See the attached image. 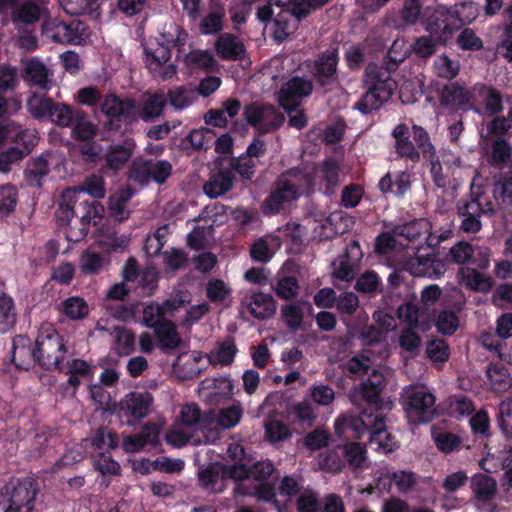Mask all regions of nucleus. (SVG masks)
Returning a JSON list of instances; mask_svg holds the SVG:
<instances>
[{"label": "nucleus", "instance_id": "nucleus-1", "mask_svg": "<svg viewBox=\"0 0 512 512\" xmlns=\"http://www.w3.org/2000/svg\"><path fill=\"white\" fill-rule=\"evenodd\" d=\"M167 106V97L162 90L146 92L137 109L134 98H121L115 93L105 94L100 111L107 118L104 122L106 131H119L122 125L131 126L139 119L149 123L160 118Z\"/></svg>", "mask_w": 512, "mask_h": 512}, {"label": "nucleus", "instance_id": "nucleus-2", "mask_svg": "<svg viewBox=\"0 0 512 512\" xmlns=\"http://www.w3.org/2000/svg\"><path fill=\"white\" fill-rule=\"evenodd\" d=\"M335 430L338 434H347L354 439L368 436L370 446L383 454L392 453L399 448L395 437L387 432L383 417L379 413L360 415H347L335 421Z\"/></svg>", "mask_w": 512, "mask_h": 512}, {"label": "nucleus", "instance_id": "nucleus-3", "mask_svg": "<svg viewBox=\"0 0 512 512\" xmlns=\"http://www.w3.org/2000/svg\"><path fill=\"white\" fill-rule=\"evenodd\" d=\"M39 136L35 128L28 127L13 119L0 122V147L11 146L0 153V172L8 173L12 165L21 162L32 153Z\"/></svg>", "mask_w": 512, "mask_h": 512}, {"label": "nucleus", "instance_id": "nucleus-4", "mask_svg": "<svg viewBox=\"0 0 512 512\" xmlns=\"http://www.w3.org/2000/svg\"><path fill=\"white\" fill-rule=\"evenodd\" d=\"M363 83L366 92L355 102L353 108L363 115L378 110L386 103L396 88V82L383 66L369 63L365 69Z\"/></svg>", "mask_w": 512, "mask_h": 512}, {"label": "nucleus", "instance_id": "nucleus-5", "mask_svg": "<svg viewBox=\"0 0 512 512\" xmlns=\"http://www.w3.org/2000/svg\"><path fill=\"white\" fill-rule=\"evenodd\" d=\"M302 179L298 171L289 169L280 174L262 203L265 215H277L301 196Z\"/></svg>", "mask_w": 512, "mask_h": 512}, {"label": "nucleus", "instance_id": "nucleus-6", "mask_svg": "<svg viewBox=\"0 0 512 512\" xmlns=\"http://www.w3.org/2000/svg\"><path fill=\"white\" fill-rule=\"evenodd\" d=\"M34 347L37 364L45 371H56L67 353L63 336L50 323L40 326Z\"/></svg>", "mask_w": 512, "mask_h": 512}, {"label": "nucleus", "instance_id": "nucleus-7", "mask_svg": "<svg viewBox=\"0 0 512 512\" xmlns=\"http://www.w3.org/2000/svg\"><path fill=\"white\" fill-rule=\"evenodd\" d=\"M39 483L33 477H13L3 488L0 505L9 512H33Z\"/></svg>", "mask_w": 512, "mask_h": 512}, {"label": "nucleus", "instance_id": "nucleus-8", "mask_svg": "<svg viewBox=\"0 0 512 512\" xmlns=\"http://www.w3.org/2000/svg\"><path fill=\"white\" fill-rule=\"evenodd\" d=\"M420 25L425 32L437 38L439 45L447 46L460 28L458 11L443 5L426 6Z\"/></svg>", "mask_w": 512, "mask_h": 512}, {"label": "nucleus", "instance_id": "nucleus-9", "mask_svg": "<svg viewBox=\"0 0 512 512\" xmlns=\"http://www.w3.org/2000/svg\"><path fill=\"white\" fill-rule=\"evenodd\" d=\"M228 481L234 486L237 483H252L250 467L245 464L222 465L219 463L210 464L206 469L199 472L201 486L212 493H221L225 490Z\"/></svg>", "mask_w": 512, "mask_h": 512}, {"label": "nucleus", "instance_id": "nucleus-10", "mask_svg": "<svg viewBox=\"0 0 512 512\" xmlns=\"http://www.w3.org/2000/svg\"><path fill=\"white\" fill-rule=\"evenodd\" d=\"M494 211L493 203L481 187L476 190L472 187L470 193L457 202V213L462 218L460 228L466 233L479 232L482 228L480 218Z\"/></svg>", "mask_w": 512, "mask_h": 512}, {"label": "nucleus", "instance_id": "nucleus-11", "mask_svg": "<svg viewBox=\"0 0 512 512\" xmlns=\"http://www.w3.org/2000/svg\"><path fill=\"white\" fill-rule=\"evenodd\" d=\"M28 108L34 118H48L59 127H70L73 125V120L77 117V113L80 110L69 104L55 102L47 96H33L28 101Z\"/></svg>", "mask_w": 512, "mask_h": 512}, {"label": "nucleus", "instance_id": "nucleus-12", "mask_svg": "<svg viewBox=\"0 0 512 512\" xmlns=\"http://www.w3.org/2000/svg\"><path fill=\"white\" fill-rule=\"evenodd\" d=\"M339 50L337 47L319 53L311 66V75L324 93L330 92L338 82Z\"/></svg>", "mask_w": 512, "mask_h": 512}, {"label": "nucleus", "instance_id": "nucleus-13", "mask_svg": "<svg viewBox=\"0 0 512 512\" xmlns=\"http://www.w3.org/2000/svg\"><path fill=\"white\" fill-rule=\"evenodd\" d=\"M85 29V24L80 20L65 22L59 18H51L42 24L43 36L53 43L63 45H81Z\"/></svg>", "mask_w": 512, "mask_h": 512}, {"label": "nucleus", "instance_id": "nucleus-14", "mask_svg": "<svg viewBox=\"0 0 512 512\" xmlns=\"http://www.w3.org/2000/svg\"><path fill=\"white\" fill-rule=\"evenodd\" d=\"M243 115L247 123L260 134L279 129L284 123V116L273 105L252 102L244 107Z\"/></svg>", "mask_w": 512, "mask_h": 512}, {"label": "nucleus", "instance_id": "nucleus-15", "mask_svg": "<svg viewBox=\"0 0 512 512\" xmlns=\"http://www.w3.org/2000/svg\"><path fill=\"white\" fill-rule=\"evenodd\" d=\"M105 207L97 200H80L78 198V218L79 226L70 227L67 231V239L71 242H79L84 239L89 226H101L104 219Z\"/></svg>", "mask_w": 512, "mask_h": 512}, {"label": "nucleus", "instance_id": "nucleus-16", "mask_svg": "<svg viewBox=\"0 0 512 512\" xmlns=\"http://www.w3.org/2000/svg\"><path fill=\"white\" fill-rule=\"evenodd\" d=\"M153 400L152 394L147 391L129 392L120 400L117 415L123 423L132 426L148 415Z\"/></svg>", "mask_w": 512, "mask_h": 512}, {"label": "nucleus", "instance_id": "nucleus-17", "mask_svg": "<svg viewBox=\"0 0 512 512\" xmlns=\"http://www.w3.org/2000/svg\"><path fill=\"white\" fill-rule=\"evenodd\" d=\"M180 420L185 427L200 430L206 443L219 439V432L212 427L215 422V412L212 410L202 412L198 404L188 403L181 409Z\"/></svg>", "mask_w": 512, "mask_h": 512}, {"label": "nucleus", "instance_id": "nucleus-18", "mask_svg": "<svg viewBox=\"0 0 512 512\" xmlns=\"http://www.w3.org/2000/svg\"><path fill=\"white\" fill-rule=\"evenodd\" d=\"M440 105L451 112L473 110L476 113L480 109L473 104V88L469 90L459 82H450L442 87L439 95Z\"/></svg>", "mask_w": 512, "mask_h": 512}, {"label": "nucleus", "instance_id": "nucleus-19", "mask_svg": "<svg viewBox=\"0 0 512 512\" xmlns=\"http://www.w3.org/2000/svg\"><path fill=\"white\" fill-rule=\"evenodd\" d=\"M135 139L122 133L120 139L112 140L103 156L105 168L113 173L122 170L135 153Z\"/></svg>", "mask_w": 512, "mask_h": 512}, {"label": "nucleus", "instance_id": "nucleus-20", "mask_svg": "<svg viewBox=\"0 0 512 512\" xmlns=\"http://www.w3.org/2000/svg\"><path fill=\"white\" fill-rule=\"evenodd\" d=\"M313 91V83L304 77L293 76L283 83L278 92V103L288 113L294 111L302 98Z\"/></svg>", "mask_w": 512, "mask_h": 512}, {"label": "nucleus", "instance_id": "nucleus-21", "mask_svg": "<svg viewBox=\"0 0 512 512\" xmlns=\"http://www.w3.org/2000/svg\"><path fill=\"white\" fill-rule=\"evenodd\" d=\"M435 396L425 390L413 392L406 403V413L414 424H427L435 417Z\"/></svg>", "mask_w": 512, "mask_h": 512}, {"label": "nucleus", "instance_id": "nucleus-22", "mask_svg": "<svg viewBox=\"0 0 512 512\" xmlns=\"http://www.w3.org/2000/svg\"><path fill=\"white\" fill-rule=\"evenodd\" d=\"M95 366L80 358H74L64 361L56 369L59 373L68 375V379L64 384L66 389H71V395L74 396L83 380H91L94 376Z\"/></svg>", "mask_w": 512, "mask_h": 512}, {"label": "nucleus", "instance_id": "nucleus-23", "mask_svg": "<svg viewBox=\"0 0 512 512\" xmlns=\"http://www.w3.org/2000/svg\"><path fill=\"white\" fill-rule=\"evenodd\" d=\"M9 355L17 370L28 371L37 364L35 347L27 335L19 334L12 338Z\"/></svg>", "mask_w": 512, "mask_h": 512}, {"label": "nucleus", "instance_id": "nucleus-24", "mask_svg": "<svg viewBox=\"0 0 512 512\" xmlns=\"http://www.w3.org/2000/svg\"><path fill=\"white\" fill-rule=\"evenodd\" d=\"M135 189L126 185L109 195L107 200V220L123 223L131 217L128 203L135 195Z\"/></svg>", "mask_w": 512, "mask_h": 512}, {"label": "nucleus", "instance_id": "nucleus-25", "mask_svg": "<svg viewBox=\"0 0 512 512\" xmlns=\"http://www.w3.org/2000/svg\"><path fill=\"white\" fill-rule=\"evenodd\" d=\"M235 494L243 496H256L258 500L270 502L279 511H284V506L276 498L275 484L271 482H256L247 485L245 482H240L233 487Z\"/></svg>", "mask_w": 512, "mask_h": 512}, {"label": "nucleus", "instance_id": "nucleus-26", "mask_svg": "<svg viewBox=\"0 0 512 512\" xmlns=\"http://www.w3.org/2000/svg\"><path fill=\"white\" fill-rule=\"evenodd\" d=\"M411 174L407 171H388L378 182V189L382 194H392L403 197L411 189Z\"/></svg>", "mask_w": 512, "mask_h": 512}, {"label": "nucleus", "instance_id": "nucleus-27", "mask_svg": "<svg viewBox=\"0 0 512 512\" xmlns=\"http://www.w3.org/2000/svg\"><path fill=\"white\" fill-rule=\"evenodd\" d=\"M431 437L436 448L443 454H451L469 447L464 443V437L444 430L439 424L431 427Z\"/></svg>", "mask_w": 512, "mask_h": 512}, {"label": "nucleus", "instance_id": "nucleus-28", "mask_svg": "<svg viewBox=\"0 0 512 512\" xmlns=\"http://www.w3.org/2000/svg\"><path fill=\"white\" fill-rule=\"evenodd\" d=\"M55 217L60 226L73 227V218H78V192L67 189L61 194Z\"/></svg>", "mask_w": 512, "mask_h": 512}, {"label": "nucleus", "instance_id": "nucleus-29", "mask_svg": "<svg viewBox=\"0 0 512 512\" xmlns=\"http://www.w3.org/2000/svg\"><path fill=\"white\" fill-rule=\"evenodd\" d=\"M480 99L489 115H496L503 110L502 95L492 86L477 83L473 86V100Z\"/></svg>", "mask_w": 512, "mask_h": 512}, {"label": "nucleus", "instance_id": "nucleus-30", "mask_svg": "<svg viewBox=\"0 0 512 512\" xmlns=\"http://www.w3.org/2000/svg\"><path fill=\"white\" fill-rule=\"evenodd\" d=\"M215 50L223 60H240L246 52L244 44L229 33L221 34L217 38Z\"/></svg>", "mask_w": 512, "mask_h": 512}, {"label": "nucleus", "instance_id": "nucleus-31", "mask_svg": "<svg viewBox=\"0 0 512 512\" xmlns=\"http://www.w3.org/2000/svg\"><path fill=\"white\" fill-rule=\"evenodd\" d=\"M43 12L44 8L38 3L27 0L13 8L11 20L16 27L19 24L34 25L41 19Z\"/></svg>", "mask_w": 512, "mask_h": 512}, {"label": "nucleus", "instance_id": "nucleus-32", "mask_svg": "<svg viewBox=\"0 0 512 512\" xmlns=\"http://www.w3.org/2000/svg\"><path fill=\"white\" fill-rule=\"evenodd\" d=\"M423 246L417 247L416 252V273L428 277L438 278L443 275L446 271L444 262L437 258V253L421 254Z\"/></svg>", "mask_w": 512, "mask_h": 512}, {"label": "nucleus", "instance_id": "nucleus-33", "mask_svg": "<svg viewBox=\"0 0 512 512\" xmlns=\"http://www.w3.org/2000/svg\"><path fill=\"white\" fill-rule=\"evenodd\" d=\"M247 309L254 318L265 320L272 317L276 312V302L272 295L257 292L251 295Z\"/></svg>", "mask_w": 512, "mask_h": 512}, {"label": "nucleus", "instance_id": "nucleus-34", "mask_svg": "<svg viewBox=\"0 0 512 512\" xmlns=\"http://www.w3.org/2000/svg\"><path fill=\"white\" fill-rule=\"evenodd\" d=\"M50 167L46 156L39 155L31 158L24 170V177L27 184L31 187L40 188L43 185V179L49 174Z\"/></svg>", "mask_w": 512, "mask_h": 512}, {"label": "nucleus", "instance_id": "nucleus-35", "mask_svg": "<svg viewBox=\"0 0 512 512\" xmlns=\"http://www.w3.org/2000/svg\"><path fill=\"white\" fill-rule=\"evenodd\" d=\"M234 175L231 171L220 170L204 184V193L209 198H217L229 192L233 187Z\"/></svg>", "mask_w": 512, "mask_h": 512}, {"label": "nucleus", "instance_id": "nucleus-36", "mask_svg": "<svg viewBox=\"0 0 512 512\" xmlns=\"http://www.w3.org/2000/svg\"><path fill=\"white\" fill-rule=\"evenodd\" d=\"M153 330L162 350H175L182 343L177 327L172 320L167 319L163 321L162 324Z\"/></svg>", "mask_w": 512, "mask_h": 512}, {"label": "nucleus", "instance_id": "nucleus-37", "mask_svg": "<svg viewBox=\"0 0 512 512\" xmlns=\"http://www.w3.org/2000/svg\"><path fill=\"white\" fill-rule=\"evenodd\" d=\"M431 230V223L426 218L414 219L402 225L394 227V234L406 238L410 243H415Z\"/></svg>", "mask_w": 512, "mask_h": 512}, {"label": "nucleus", "instance_id": "nucleus-38", "mask_svg": "<svg viewBox=\"0 0 512 512\" xmlns=\"http://www.w3.org/2000/svg\"><path fill=\"white\" fill-rule=\"evenodd\" d=\"M471 489L478 501L486 503L494 498L497 483L490 475L477 473L472 477Z\"/></svg>", "mask_w": 512, "mask_h": 512}, {"label": "nucleus", "instance_id": "nucleus-39", "mask_svg": "<svg viewBox=\"0 0 512 512\" xmlns=\"http://www.w3.org/2000/svg\"><path fill=\"white\" fill-rule=\"evenodd\" d=\"M48 68L39 60L32 59L28 62L24 71V79L31 85L41 90H49L51 80Z\"/></svg>", "mask_w": 512, "mask_h": 512}, {"label": "nucleus", "instance_id": "nucleus-40", "mask_svg": "<svg viewBox=\"0 0 512 512\" xmlns=\"http://www.w3.org/2000/svg\"><path fill=\"white\" fill-rule=\"evenodd\" d=\"M80 270L84 275H98L108 270L110 258L98 252L84 251L80 256Z\"/></svg>", "mask_w": 512, "mask_h": 512}, {"label": "nucleus", "instance_id": "nucleus-41", "mask_svg": "<svg viewBox=\"0 0 512 512\" xmlns=\"http://www.w3.org/2000/svg\"><path fill=\"white\" fill-rule=\"evenodd\" d=\"M69 128H72V137L80 142L93 140L98 130L97 125L91 122L88 114L81 109L73 120V125Z\"/></svg>", "mask_w": 512, "mask_h": 512}, {"label": "nucleus", "instance_id": "nucleus-42", "mask_svg": "<svg viewBox=\"0 0 512 512\" xmlns=\"http://www.w3.org/2000/svg\"><path fill=\"white\" fill-rule=\"evenodd\" d=\"M59 313L70 320H82L89 314V307L84 298L71 296L57 305Z\"/></svg>", "mask_w": 512, "mask_h": 512}, {"label": "nucleus", "instance_id": "nucleus-43", "mask_svg": "<svg viewBox=\"0 0 512 512\" xmlns=\"http://www.w3.org/2000/svg\"><path fill=\"white\" fill-rule=\"evenodd\" d=\"M463 282L472 291L486 293L493 286V279L472 267L461 268Z\"/></svg>", "mask_w": 512, "mask_h": 512}, {"label": "nucleus", "instance_id": "nucleus-44", "mask_svg": "<svg viewBox=\"0 0 512 512\" xmlns=\"http://www.w3.org/2000/svg\"><path fill=\"white\" fill-rule=\"evenodd\" d=\"M238 352L235 340L232 336H227L223 341L218 343L215 352L209 356V362L212 365L228 366L234 362L235 356Z\"/></svg>", "mask_w": 512, "mask_h": 512}, {"label": "nucleus", "instance_id": "nucleus-45", "mask_svg": "<svg viewBox=\"0 0 512 512\" xmlns=\"http://www.w3.org/2000/svg\"><path fill=\"white\" fill-rule=\"evenodd\" d=\"M16 322L17 310L14 299L8 293L0 291V332L9 331Z\"/></svg>", "mask_w": 512, "mask_h": 512}, {"label": "nucleus", "instance_id": "nucleus-46", "mask_svg": "<svg viewBox=\"0 0 512 512\" xmlns=\"http://www.w3.org/2000/svg\"><path fill=\"white\" fill-rule=\"evenodd\" d=\"M423 0H403L399 11V17L404 27H412L421 24L424 17Z\"/></svg>", "mask_w": 512, "mask_h": 512}, {"label": "nucleus", "instance_id": "nucleus-47", "mask_svg": "<svg viewBox=\"0 0 512 512\" xmlns=\"http://www.w3.org/2000/svg\"><path fill=\"white\" fill-rule=\"evenodd\" d=\"M382 389L381 375L374 371L370 377L361 382L359 392L365 402L378 408Z\"/></svg>", "mask_w": 512, "mask_h": 512}, {"label": "nucleus", "instance_id": "nucleus-48", "mask_svg": "<svg viewBox=\"0 0 512 512\" xmlns=\"http://www.w3.org/2000/svg\"><path fill=\"white\" fill-rule=\"evenodd\" d=\"M340 171V166L334 158L330 157L323 161L321 173L326 195H332L335 192L340 182Z\"/></svg>", "mask_w": 512, "mask_h": 512}, {"label": "nucleus", "instance_id": "nucleus-49", "mask_svg": "<svg viewBox=\"0 0 512 512\" xmlns=\"http://www.w3.org/2000/svg\"><path fill=\"white\" fill-rule=\"evenodd\" d=\"M487 377L495 392L507 391L511 386L509 371L502 364L490 363L487 366Z\"/></svg>", "mask_w": 512, "mask_h": 512}, {"label": "nucleus", "instance_id": "nucleus-50", "mask_svg": "<svg viewBox=\"0 0 512 512\" xmlns=\"http://www.w3.org/2000/svg\"><path fill=\"white\" fill-rule=\"evenodd\" d=\"M274 37L279 42H283L288 36L298 28L299 23L291 16L287 9H282L274 18Z\"/></svg>", "mask_w": 512, "mask_h": 512}, {"label": "nucleus", "instance_id": "nucleus-51", "mask_svg": "<svg viewBox=\"0 0 512 512\" xmlns=\"http://www.w3.org/2000/svg\"><path fill=\"white\" fill-rule=\"evenodd\" d=\"M241 417V406L233 404L230 407L221 409L218 415L215 413V422L212 427L220 433L219 427L222 429L233 428L240 422Z\"/></svg>", "mask_w": 512, "mask_h": 512}, {"label": "nucleus", "instance_id": "nucleus-52", "mask_svg": "<svg viewBox=\"0 0 512 512\" xmlns=\"http://www.w3.org/2000/svg\"><path fill=\"white\" fill-rule=\"evenodd\" d=\"M117 353L121 356L130 355L135 349V334L125 327L113 329Z\"/></svg>", "mask_w": 512, "mask_h": 512}, {"label": "nucleus", "instance_id": "nucleus-53", "mask_svg": "<svg viewBox=\"0 0 512 512\" xmlns=\"http://www.w3.org/2000/svg\"><path fill=\"white\" fill-rule=\"evenodd\" d=\"M343 457L351 468H361L366 460V448L358 442L346 443L343 446Z\"/></svg>", "mask_w": 512, "mask_h": 512}, {"label": "nucleus", "instance_id": "nucleus-54", "mask_svg": "<svg viewBox=\"0 0 512 512\" xmlns=\"http://www.w3.org/2000/svg\"><path fill=\"white\" fill-rule=\"evenodd\" d=\"M440 46L437 38L431 35L417 37L411 45L412 52L419 58L427 59L433 56Z\"/></svg>", "mask_w": 512, "mask_h": 512}, {"label": "nucleus", "instance_id": "nucleus-55", "mask_svg": "<svg viewBox=\"0 0 512 512\" xmlns=\"http://www.w3.org/2000/svg\"><path fill=\"white\" fill-rule=\"evenodd\" d=\"M264 428L266 439L271 443L285 441L292 435L290 429L277 419H267Z\"/></svg>", "mask_w": 512, "mask_h": 512}, {"label": "nucleus", "instance_id": "nucleus-56", "mask_svg": "<svg viewBox=\"0 0 512 512\" xmlns=\"http://www.w3.org/2000/svg\"><path fill=\"white\" fill-rule=\"evenodd\" d=\"M381 285L379 275L375 271L369 270L358 276L354 289L357 292L371 295L376 293Z\"/></svg>", "mask_w": 512, "mask_h": 512}, {"label": "nucleus", "instance_id": "nucleus-57", "mask_svg": "<svg viewBox=\"0 0 512 512\" xmlns=\"http://www.w3.org/2000/svg\"><path fill=\"white\" fill-rule=\"evenodd\" d=\"M18 202V191L11 184L0 187V217L10 215L16 208Z\"/></svg>", "mask_w": 512, "mask_h": 512}, {"label": "nucleus", "instance_id": "nucleus-58", "mask_svg": "<svg viewBox=\"0 0 512 512\" xmlns=\"http://www.w3.org/2000/svg\"><path fill=\"white\" fill-rule=\"evenodd\" d=\"M225 9L219 6L216 10L209 12L201 21V31L203 34H217L223 29V19Z\"/></svg>", "mask_w": 512, "mask_h": 512}, {"label": "nucleus", "instance_id": "nucleus-59", "mask_svg": "<svg viewBox=\"0 0 512 512\" xmlns=\"http://www.w3.org/2000/svg\"><path fill=\"white\" fill-rule=\"evenodd\" d=\"M166 309L164 305L157 303H151L146 305L142 311L143 324L148 327L155 329L158 325L162 324L165 318Z\"/></svg>", "mask_w": 512, "mask_h": 512}, {"label": "nucleus", "instance_id": "nucleus-60", "mask_svg": "<svg viewBox=\"0 0 512 512\" xmlns=\"http://www.w3.org/2000/svg\"><path fill=\"white\" fill-rule=\"evenodd\" d=\"M456 44L463 51L477 52L483 49V40L471 28H464L456 38Z\"/></svg>", "mask_w": 512, "mask_h": 512}, {"label": "nucleus", "instance_id": "nucleus-61", "mask_svg": "<svg viewBox=\"0 0 512 512\" xmlns=\"http://www.w3.org/2000/svg\"><path fill=\"white\" fill-rule=\"evenodd\" d=\"M167 102L176 110H183L193 103V94L184 86H177L168 90Z\"/></svg>", "mask_w": 512, "mask_h": 512}, {"label": "nucleus", "instance_id": "nucleus-62", "mask_svg": "<svg viewBox=\"0 0 512 512\" xmlns=\"http://www.w3.org/2000/svg\"><path fill=\"white\" fill-rule=\"evenodd\" d=\"M494 194L503 203L512 204V160L508 171L500 174L499 180L495 184Z\"/></svg>", "mask_w": 512, "mask_h": 512}, {"label": "nucleus", "instance_id": "nucleus-63", "mask_svg": "<svg viewBox=\"0 0 512 512\" xmlns=\"http://www.w3.org/2000/svg\"><path fill=\"white\" fill-rule=\"evenodd\" d=\"M434 67L440 78L452 80L459 73V62L443 54L434 61Z\"/></svg>", "mask_w": 512, "mask_h": 512}, {"label": "nucleus", "instance_id": "nucleus-64", "mask_svg": "<svg viewBox=\"0 0 512 512\" xmlns=\"http://www.w3.org/2000/svg\"><path fill=\"white\" fill-rule=\"evenodd\" d=\"M296 508L298 512H319L322 509L317 493L311 490L304 491L298 496Z\"/></svg>", "mask_w": 512, "mask_h": 512}]
</instances>
